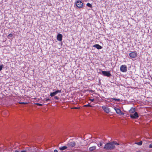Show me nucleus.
<instances>
[{"instance_id": "nucleus-1", "label": "nucleus", "mask_w": 152, "mask_h": 152, "mask_svg": "<svg viewBox=\"0 0 152 152\" xmlns=\"http://www.w3.org/2000/svg\"><path fill=\"white\" fill-rule=\"evenodd\" d=\"M119 144L116 141L108 142L105 144L103 148L106 150H112L115 148V145H119Z\"/></svg>"}, {"instance_id": "nucleus-2", "label": "nucleus", "mask_w": 152, "mask_h": 152, "mask_svg": "<svg viewBox=\"0 0 152 152\" xmlns=\"http://www.w3.org/2000/svg\"><path fill=\"white\" fill-rule=\"evenodd\" d=\"M77 144V147H79L80 145L81 144V142L78 139H76V141H69V142L67 145L68 148L69 149H72V148L75 146Z\"/></svg>"}, {"instance_id": "nucleus-3", "label": "nucleus", "mask_w": 152, "mask_h": 152, "mask_svg": "<svg viewBox=\"0 0 152 152\" xmlns=\"http://www.w3.org/2000/svg\"><path fill=\"white\" fill-rule=\"evenodd\" d=\"M75 4L76 6L79 8H82L83 5V3L81 1L79 0L76 1L75 2Z\"/></svg>"}, {"instance_id": "nucleus-4", "label": "nucleus", "mask_w": 152, "mask_h": 152, "mask_svg": "<svg viewBox=\"0 0 152 152\" xmlns=\"http://www.w3.org/2000/svg\"><path fill=\"white\" fill-rule=\"evenodd\" d=\"M129 56L131 58H135L137 56V54L136 51H133L129 53Z\"/></svg>"}, {"instance_id": "nucleus-5", "label": "nucleus", "mask_w": 152, "mask_h": 152, "mask_svg": "<svg viewBox=\"0 0 152 152\" xmlns=\"http://www.w3.org/2000/svg\"><path fill=\"white\" fill-rule=\"evenodd\" d=\"M102 72L104 76L109 77L111 75L110 71H102Z\"/></svg>"}, {"instance_id": "nucleus-6", "label": "nucleus", "mask_w": 152, "mask_h": 152, "mask_svg": "<svg viewBox=\"0 0 152 152\" xmlns=\"http://www.w3.org/2000/svg\"><path fill=\"white\" fill-rule=\"evenodd\" d=\"M120 70L123 72H125L127 71V67L125 65H122L120 66Z\"/></svg>"}, {"instance_id": "nucleus-7", "label": "nucleus", "mask_w": 152, "mask_h": 152, "mask_svg": "<svg viewBox=\"0 0 152 152\" xmlns=\"http://www.w3.org/2000/svg\"><path fill=\"white\" fill-rule=\"evenodd\" d=\"M61 93V90H57L55 92H51L50 93V95L51 96L53 97L56 95L57 93Z\"/></svg>"}, {"instance_id": "nucleus-8", "label": "nucleus", "mask_w": 152, "mask_h": 152, "mask_svg": "<svg viewBox=\"0 0 152 152\" xmlns=\"http://www.w3.org/2000/svg\"><path fill=\"white\" fill-rule=\"evenodd\" d=\"M130 116L131 118L133 119L139 117L138 114L137 112H135L133 114H130Z\"/></svg>"}, {"instance_id": "nucleus-9", "label": "nucleus", "mask_w": 152, "mask_h": 152, "mask_svg": "<svg viewBox=\"0 0 152 152\" xmlns=\"http://www.w3.org/2000/svg\"><path fill=\"white\" fill-rule=\"evenodd\" d=\"M114 109L116 111V113L119 115H124V113H123L120 109L117 107H115Z\"/></svg>"}, {"instance_id": "nucleus-10", "label": "nucleus", "mask_w": 152, "mask_h": 152, "mask_svg": "<svg viewBox=\"0 0 152 152\" xmlns=\"http://www.w3.org/2000/svg\"><path fill=\"white\" fill-rule=\"evenodd\" d=\"M102 107L104 111L106 113H108L110 112V110L109 108L108 107H106L105 106H102Z\"/></svg>"}, {"instance_id": "nucleus-11", "label": "nucleus", "mask_w": 152, "mask_h": 152, "mask_svg": "<svg viewBox=\"0 0 152 152\" xmlns=\"http://www.w3.org/2000/svg\"><path fill=\"white\" fill-rule=\"evenodd\" d=\"M62 35L59 34L57 35V39L59 41H61L62 40Z\"/></svg>"}, {"instance_id": "nucleus-12", "label": "nucleus", "mask_w": 152, "mask_h": 152, "mask_svg": "<svg viewBox=\"0 0 152 152\" xmlns=\"http://www.w3.org/2000/svg\"><path fill=\"white\" fill-rule=\"evenodd\" d=\"M94 47L96 48L97 49L99 50L102 48V47L99 44H95L93 45Z\"/></svg>"}, {"instance_id": "nucleus-13", "label": "nucleus", "mask_w": 152, "mask_h": 152, "mask_svg": "<svg viewBox=\"0 0 152 152\" xmlns=\"http://www.w3.org/2000/svg\"><path fill=\"white\" fill-rule=\"evenodd\" d=\"M96 147L95 146H92L91 147H90L89 148V150L91 152H92L94 151V150H96Z\"/></svg>"}, {"instance_id": "nucleus-14", "label": "nucleus", "mask_w": 152, "mask_h": 152, "mask_svg": "<svg viewBox=\"0 0 152 152\" xmlns=\"http://www.w3.org/2000/svg\"><path fill=\"white\" fill-rule=\"evenodd\" d=\"M68 148V146H64L59 148L60 150L63 151Z\"/></svg>"}, {"instance_id": "nucleus-15", "label": "nucleus", "mask_w": 152, "mask_h": 152, "mask_svg": "<svg viewBox=\"0 0 152 152\" xmlns=\"http://www.w3.org/2000/svg\"><path fill=\"white\" fill-rule=\"evenodd\" d=\"M135 110V109L134 108L132 107L129 110V112L131 113H134Z\"/></svg>"}, {"instance_id": "nucleus-16", "label": "nucleus", "mask_w": 152, "mask_h": 152, "mask_svg": "<svg viewBox=\"0 0 152 152\" xmlns=\"http://www.w3.org/2000/svg\"><path fill=\"white\" fill-rule=\"evenodd\" d=\"M13 37V35L12 34H10L8 36H7V38L9 39H11V38L12 37Z\"/></svg>"}, {"instance_id": "nucleus-17", "label": "nucleus", "mask_w": 152, "mask_h": 152, "mask_svg": "<svg viewBox=\"0 0 152 152\" xmlns=\"http://www.w3.org/2000/svg\"><path fill=\"white\" fill-rule=\"evenodd\" d=\"M104 143V142L102 141H101L100 142L99 144L98 145V146L99 147H100L102 146Z\"/></svg>"}, {"instance_id": "nucleus-18", "label": "nucleus", "mask_w": 152, "mask_h": 152, "mask_svg": "<svg viewBox=\"0 0 152 152\" xmlns=\"http://www.w3.org/2000/svg\"><path fill=\"white\" fill-rule=\"evenodd\" d=\"M26 150H22L20 152L19 151L17 150H15L14 151V152H26Z\"/></svg>"}, {"instance_id": "nucleus-19", "label": "nucleus", "mask_w": 152, "mask_h": 152, "mask_svg": "<svg viewBox=\"0 0 152 152\" xmlns=\"http://www.w3.org/2000/svg\"><path fill=\"white\" fill-rule=\"evenodd\" d=\"M84 107H92V106L90 104H87L86 105H85L83 106Z\"/></svg>"}, {"instance_id": "nucleus-20", "label": "nucleus", "mask_w": 152, "mask_h": 152, "mask_svg": "<svg viewBox=\"0 0 152 152\" xmlns=\"http://www.w3.org/2000/svg\"><path fill=\"white\" fill-rule=\"evenodd\" d=\"M86 5L89 7H92V5H91V4L90 3H87V4H86Z\"/></svg>"}, {"instance_id": "nucleus-21", "label": "nucleus", "mask_w": 152, "mask_h": 152, "mask_svg": "<svg viewBox=\"0 0 152 152\" xmlns=\"http://www.w3.org/2000/svg\"><path fill=\"white\" fill-rule=\"evenodd\" d=\"M137 144L138 145H141L142 144V141H140L139 142H138L137 143Z\"/></svg>"}, {"instance_id": "nucleus-22", "label": "nucleus", "mask_w": 152, "mask_h": 152, "mask_svg": "<svg viewBox=\"0 0 152 152\" xmlns=\"http://www.w3.org/2000/svg\"><path fill=\"white\" fill-rule=\"evenodd\" d=\"M35 104L39 106H42V104L39 103H36Z\"/></svg>"}, {"instance_id": "nucleus-23", "label": "nucleus", "mask_w": 152, "mask_h": 152, "mask_svg": "<svg viewBox=\"0 0 152 152\" xmlns=\"http://www.w3.org/2000/svg\"><path fill=\"white\" fill-rule=\"evenodd\" d=\"M111 99H113L115 101H119L120 100V99H116V98H111Z\"/></svg>"}, {"instance_id": "nucleus-24", "label": "nucleus", "mask_w": 152, "mask_h": 152, "mask_svg": "<svg viewBox=\"0 0 152 152\" xmlns=\"http://www.w3.org/2000/svg\"><path fill=\"white\" fill-rule=\"evenodd\" d=\"M3 64H1L0 65V71H1L2 69V68H3Z\"/></svg>"}, {"instance_id": "nucleus-25", "label": "nucleus", "mask_w": 152, "mask_h": 152, "mask_svg": "<svg viewBox=\"0 0 152 152\" xmlns=\"http://www.w3.org/2000/svg\"><path fill=\"white\" fill-rule=\"evenodd\" d=\"M19 103L20 104H27V102H19Z\"/></svg>"}, {"instance_id": "nucleus-26", "label": "nucleus", "mask_w": 152, "mask_h": 152, "mask_svg": "<svg viewBox=\"0 0 152 152\" xmlns=\"http://www.w3.org/2000/svg\"><path fill=\"white\" fill-rule=\"evenodd\" d=\"M54 98L55 99H57V100H58L59 99V98L58 96H55L54 97Z\"/></svg>"}, {"instance_id": "nucleus-27", "label": "nucleus", "mask_w": 152, "mask_h": 152, "mask_svg": "<svg viewBox=\"0 0 152 152\" xmlns=\"http://www.w3.org/2000/svg\"><path fill=\"white\" fill-rule=\"evenodd\" d=\"M72 109H80V107H74L72 108Z\"/></svg>"}, {"instance_id": "nucleus-28", "label": "nucleus", "mask_w": 152, "mask_h": 152, "mask_svg": "<svg viewBox=\"0 0 152 152\" xmlns=\"http://www.w3.org/2000/svg\"><path fill=\"white\" fill-rule=\"evenodd\" d=\"M44 100H45V101H48V100H50V99L49 98H47V99H45V98L44 99Z\"/></svg>"}, {"instance_id": "nucleus-29", "label": "nucleus", "mask_w": 152, "mask_h": 152, "mask_svg": "<svg viewBox=\"0 0 152 152\" xmlns=\"http://www.w3.org/2000/svg\"><path fill=\"white\" fill-rule=\"evenodd\" d=\"M149 147L150 148H152V144H150L149 146Z\"/></svg>"}, {"instance_id": "nucleus-30", "label": "nucleus", "mask_w": 152, "mask_h": 152, "mask_svg": "<svg viewBox=\"0 0 152 152\" xmlns=\"http://www.w3.org/2000/svg\"><path fill=\"white\" fill-rule=\"evenodd\" d=\"M89 100L92 102H93L94 100V99H89Z\"/></svg>"}, {"instance_id": "nucleus-31", "label": "nucleus", "mask_w": 152, "mask_h": 152, "mask_svg": "<svg viewBox=\"0 0 152 152\" xmlns=\"http://www.w3.org/2000/svg\"><path fill=\"white\" fill-rule=\"evenodd\" d=\"M58 152V151H57V150H56V149H55L54 151V152Z\"/></svg>"}]
</instances>
